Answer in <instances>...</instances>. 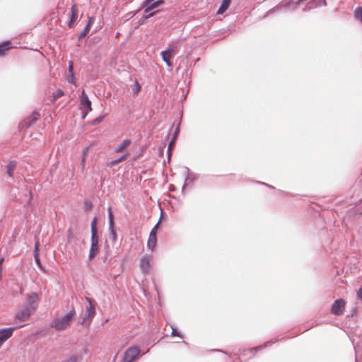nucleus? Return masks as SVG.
<instances>
[{
  "instance_id": "c85d7f7f",
  "label": "nucleus",
  "mask_w": 362,
  "mask_h": 362,
  "mask_svg": "<svg viewBox=\"0 0 362 362\" xmlns=\"http://www.w3.org/2000/svg\"><path fill=\"white\" fill-rule=\"evenodd\" d=\"M141 88V87L140 83L137 80H135L134 82L133 93L137 94L140 91Z\"/></svg>"
},
{
  "instance_id": "4c0bfd02",
  "label": "nucleus",
  "mask_w": 362,
  "mask_h": 362,
  "mask_svg": "<svg viewBox=\"0 0 362 362\" xmlns=\"http://www.w3.org/2000/svg\"><path fill=\"white\" fill-rule=\"evenodd\" d=\"M159 224V221L154 226V227L151 229V232H150V234L149 235L151 236H153V237H157L156 236V234H157V228H158V226Z\"/></svg>"
},
{
  "instance_id": "49530a36",
  "label": "nucleus",
  "mask_w": 362,
  "mask_h": 362,
  "mask_svg": "<svg viewBox=\"0 0 362 362\" xmlns=\"http://www.w3.org/2000/svg\"><path fill=\"white\" fill-rule=\"evenodd\" d=\"M147 19H144V16L138 21L137 22V25L139 26V25H143L145 21H146Z\"/></svg>"
},
{
  "instance_id": "8fccbe9b",
  "label": "nucleus",
  "mask_w": 362,
  "mask_h": 362,
  "mask_svg": "<svg viewBox=\"0 0 362 362\" xmlns=\"http://www.w3.org/2000/svg\"><path fill=\"white\" fill-rule=\"evenodd\" d=\"M356 314V308H353L351 312V315L354 316Z\"/></svg>"
},
{
  "instance_id": "412c9836",
  "label": "nucleus",
  "mask_w": 362,
  "mask_h": 362,
  "mask_svg": "<svg viewBox=\"0 0 362 362\" xmlns=\"http://www.w3.org/2000/svg\"><path fill=\"white\" fill-rule=\"evenodd\" d=\"M157 243V237H153L149 235L148 241H147V247L151 252L153 250Z\"/></svg>"
},
{
  "instance_id": "f257e3e1",
  "label": "nucleus",
  "mask_w": 362,
  "mask_h": 362,
  "mask_svg": "<svg viewBox=\"0 0 362 362\" xmlns=\"http://www.w3.org/2000/svg\"><path fill=\"white\" fill-rule=\"evenodd\" d=\"M75 315V310L72 308L64 316L54 319L50 326L57 331L64 330L71 325Z\"/></svg>"
},
{
  "instance_id": "bb28decb",
  "label": "nucleus",
  "mask_w": 362,
  "mask_h": 362,
  "mask_svg": "<svg viewBox=\"0 0 362 362\" xmlns=\"http://www.w3.org/2000/svg\"><path fill=\"white\" fill-rule=\"evenodd\" d=\"M354 18L360 21H362V7L358 6L354 11Z\"/></svg>"
},
{
  "instance_id": "2f4dec72",
  "label": "nucleus",
  "mask_w": 362,
  "mask_h": 362,
  "mask_svg": "<svg viewBox=\"0 0 362 362\" xmlns=\"http://www.w3.org/2000/svg\"><path fill=\"white\" fill-rule=\"evenodd\" d=\"M64 93L62 89H57L56 92L53 93V99L55 100L64 95Z\"/></svg>"
},
{
  "instance_id": "c9c22d12",
  "label": "nucleus",
  "mask_w": 362,
  "mask_h": 362,
  "mask_svg": "<svg viewBox=\"0 0 362 362\" xmlns=\"http://www.w3.org/2000/svg\"><path fill=\"white\" fill-rule=\"evenodd\" d=\"M172 328V332H171V335L173 336V337H180L181 339H182V335L181 334V333L177 329V328L175 327H173V326L171 327Z\"/></svg>"
},
{
  "instance_id": "58836bf2",
  "label": "nucleus",
  "mask_w": 362,
  "mask_h": 362,
  "mask_svg": "<svg viewBox=\"0 0 362 362\" xmlns=\"http://www.w3.org/2000/svg\"><path fill=\"white\" fill-rule=\"evenodd\" d=\"M66 80H67V81L69 83H70L71 84H74V85H76V81H75V78H74V74H69L67 76Z\"/></svg>"
},
{
  "instance_id": "393cba45",
  "label": "nucleus",
  "mask_w": 362,
  "mask_h": 362,
  "mask_svg": "<svg viewBox=\"0 0 362 362\" xmlns=\"http://www.w3.org/2000/svg\"><path fill=\"white\" fill-rule=\"evenodd\" d=\"M107 213H108V226H115V221H114V215L112 211L111 207H108L107 209Z\"/></svg>"
},
{
  "instance_id": "9b49d317",
  "label": "nucleus",
  "mask_w": 362,
  "mask_h": 362,
  "mask_svg": "<svg viewBox=\"0 0 362 362\" xmlns=\"http://www.w3.org/2000/svg\"><path fill=\"white\" fill-rule=\"evenodd\" d=\"M185 170L187 171V175L185 179L184 185L182 187V193H184L185 188L197 180L199 177V175L190 171L189 168L186 167Z\"/></svg>"
},
{
  "instance_id": "f8f14e48",
  "label": "nucleus",
  "mask_w": 362,
  "mask_h": 362,
  "mask_svg": "<svg viewBox=\"0 0 362 362\" xmlns=\"http://www.w3.org/2000/svg\"><path fill=\"white\" fill-rule=\"evenodd\" d=\"M81 105L86 108V111L83 112L82 113V117L84 119L88 113L92 110L91 101L89 100L88 95L86 93L84 90H83L81 93Z\"/></svg>"
},
{
  "instance_id": "cd10ccee",
  "label": "nucleus",
  "mask_w": 362,
  "mask_h": 362,
  "mask_svg": "<svg viewBox=\"0 0 362 362\" xmlns=\"http://www.w3.org/2000/svg\"><path fill=\"white\" fill-rule=\"evenodd\" d=\"M106 115H100L90 122V125L95 126L103 122Z\"/></svg>"
},
{
  "instance_id": "de8ad7c7",
  "label": "nucleus",
  "mask_w": 362,
  "mask_h": 362,
  "mask_svg": "<svg viewBox=\"0 0 362 362\" xmlns=\"http://www.w3.org/2000/svg\"><path fill=\"white\" fill-rule=\"evenodd\" d=\"M76 21H72L71 19H69V22H68V27L71 28L74 25V23H75Z\"/></svg>"
},
{
  "instance_id": "6ab92c4d",
  "label": "nucleus",
  "mask_w": 362,
  "mask_h": 362,
  "mask_svg": "<svg viewBox=\"0 0 362 362\" xmlns=\"http://www.w3.org/2000/svg\"><path fill=\"white\" fill-rule=\"evenodd\" d=\"M175 141L171 139V140L168 143V148H167V162L168 163H170V161L173 149L175 146Z\"/></svg>"
},
{
  "instance_id": "7ed1b4c3",
  "label": "nucleus",
  "mask_w": 362,
  "mask_h": 362,
  "mask_svg": "<svg viewBox=\"0 0 362 362\" xmlns=\"http://www.w3.org/2000/svg\"><path fill=\"white\" fill-rule=\"evenodd\" d=\"M143 354H141V349L139 346H129L124 351L122 362H134L140 358Z\"/></svg>"
},
{
  "instance_id": "79ce46f5",
  "label": "nucleus",
  "mask_w": 362,
  "mask_h": 362,
  "mask_svg": "<svg viewBox=\"0 0 362 362\" xmlns=\"http://www.w3.org/2000/svg\"><path fill=\"white\" fill-rule=\"evenodd\" d=\"M118 163H119L117 162V159H115V160H110L109 162H107L106 163V166L111 168V167H112V166H114L115 165H117Z\"/></svg>"
},
{
  "instance_id": "37998d69",
  "label": "nucleus",
  "mask_w": 362,
  "mask_h": 362,
  "mask_svg": "<svg viewBox=\"0 0 362 362\" xmlns=\"http://www.w3.org/2000/svg\"><path fill=\"white\" fill-rule=\"evenodd\" d=\"M68 71L69 74H74V64L71 61L69 62Z\"/></svg>"
},
{
  "instance_id": "dca6fc26",
  "label": "nucleus",
  "mask_w": 362,
  "mask_h": 362,
  "mask_svg": "<svg viewBox=\"0 0 362 362\" xmlns=\"http://www.w3.org/2000/svg\"><path fill=\"white\" fill-rule=\"evenodd\" d=\"M230 3L231 0H222L216 13L221 15L225 13L230 6Z\"/></svg>"
},
{
  "instance_id": "e433bc0d",
  "label": "nucleus",
  "mask_w": 362,
  "mask_h": 362,
  "mask_svg": "<svg viewBox=\"0 0 362 362\" xmlns=\"http://www.w3.org/2000/svg\"><path fill=\"white\" fill-rule=\"evenodd\" d=\"M179 133H180V124H178L177 126L176 127L175 132L173 133V135L172 136V139L176 141V139L179 135Z\"/></svg>"
},
{
  "instance_id": "a878e982",
  "label": "nucleus",
  "mask_w": 362,
  "mask_h": 362,
  "mask_svg": "<svg viewBox=\"0 0 362 362\" xmlns=\"http://www.w3.org/2000/svg\"><path fill=\"white\" fill-rule=\"evenodd\" d=\"M91 28L88 27L86 25V26L83 28V29L81 30V32L78 35V40H81L84 38L90 32Z\"/></svg>"
},
{
  "instance_id": "09e8293b",
  "label": "nucleus",
  "mask_w": 362,
  "mask_h": 362,
  "mask_svg": "<svg viewBox=\"0 0 362 362\" xmlns=\"http://www.w3.org/2000/svg\"><path fill=\"white\" fill-rule=\"evenodd\" d=\"M28 192H29V199H28V204H29L32 199H33V195H32V192L31 190H28Z\"/></svg>"
},
{
  "instance_id": "5fc2aeb1",
  "label": "nucleus",
  "mask_w": 362,
  "mask_h": 362,
  "mask_svg": "<svg viewBox=\"0 0 362 362\" xmlns=\"http://www.w3.org/2000/svg\"><path fill=\"white\" fill-rule=\"evenodd\" d=\"M3 262H4V258H1L0 259V267H1V264H2Z\"/></svg>"
},
{
  "instance_id": "f704fd0d",
  "label": "nucleus",
  "mask_w": 362,
  "mask_h": 362,
  "mask_svg": "<svg viewBox=\"0 0 362 362\" xmlns=\"http://www.w3.org/2000/svg\"><path fill=\"white\" fill-rule=\"evenodd\" d=\"M93 208V203L91 201L86 199L84 202V209L86 211L90 210Z\"/></svg>"
},
{
  "instance_id": "b1692460",
  "label": "nucleus",
  "mask_w": 362,
  "mask_h": 362,
  "mask_svg": "<svg viewBox=\"0 0 362 362\" xmlns=\"http://www.w3.org/2000/svg\"><path fill=\"white\" fill-rule=\"evenodd\" d=\"M78 18V8L76 5H73L71 8V16L69 19L76 21Z\"/></svg>"
},
{
  "instance_id": "603ef678",
  "label": "nucleus",
  "mask_w": 362,
  "mask_h": 362,
  "mask_svg": "<svg viewBox=\"0 0 362 362\" xmlns=\"http://www.w3.org/2000/svg\"><path fill=\"white\" fill-rule=\"evenodd\" d=\"M215 351H218V352H221V353H224L226 354H228V353H227L226 351H223V350H221V349H216L214 350Z\"/></svg>"
},
{
  "instance_id": "aec40b11",
  "label": "nucleus",
  "mask_w": 362,
  "mask_h": 362,
  "mask_svg": "<svg viewBox=\"0 0 362 362\" xmlns=\"http://www.w3.org/2000/svg\"><path fill=\"white\" fill-rule=\"evenodd\" d=\"M11 42L6 40L0 43V56L5 54V52L10 49Z\"/></svg>"
},
{
  "instance_id": "13d9d810",
  "label": "nucleus",
  "mask_w": 362,
  "mask_h": 362,
  "mask_svg": "<svg viewBox=\"0 0 362 362\" xmlns=\"http://www.w3.org/2000/svg\"><path fill=\"white\" fill-rule=\"evenodd\" d=\"M355 361H356V362H358V361H357V357H356V356L355 357Z\"/></svg>"
},
{
  "instance_id": "ddd939ff",
  "label": "nucleus",
  "mask_w": 362,
  "mask_h": 362,
  "mask_svg": "<svg viewBox=\"0 0 362 362\" xmlns=\"http://www.w3.org/2000/svg\"><path fill=\"white\" fill-rule=\"evenodd\" d=\"M33 313L31 309H28L25 306H23L16 314V318L20 321L24 322L27 320Z\"/></svg>"
},
{
  "instance_id": "39448f33",
  "label": "nucleus",
  "mask_w": 362,
  "mask_h": 362,
  "mask_svg": "<svg viewBox=\"0 0 362 362\" xmlns=\"http://www.w3.org/2000/svg\"><path fill=\"white\" fill-rule=\"evenodd\" d=\"M99 237L98 234L91 235L90 236V247L88 256V260H92L99 252Z\"/></svg>"
},
{
  "instance_id": "0eeeda50",
  "label": "nucleus",
  "mask_w": 362,
  "mask_h": 362,
  "mask_svg": "<svg viewBox=\"0 0 362 362\" xmlns=\"http://www.w3.org/2000/svg\"><path fill=\"white\" fill-rule=\"evenodd\" d=\"M277 341H278V339H271L269 341L264 342L262 345H259L256 347H252V348L243 349L241 354L243 356H246L247 355V354H250L252 355V356H254L258 351L262 350L264 348L271 346L272 344L276 342Z\"/></svg>"
},
{
  "instance_id": "3c124183",
  "label": "nucleus",
  "mask_w": 362,
  "mask_h": 362,
  "mask_svg": "<svg viewBox=\"0 0 362 362\" xmlns=\"http://www.w3.org/2000/svg\"><path fill=\"white\" fill-rule=\"evenodd\" d=\"M260 183H261V184H262V185H264L267 186L268 187H269V188H271V189H274V187H273L272 185H269V184H266V183H264V182H260Z\"/></svg>"
},
{
  "instance_id": "a18cd8bd",
  "label": "nucleus",
  "mask_w": 362,
  "mask_h": 362,
  "mask_svg": "<svg viewBox=\"0 0 362 362\" xmlns=\"http://www.w3.org/2000/svg\"><path fill=\"white\" fill-rule=\"evenodd\" d=\"M357 297L359 300H362V286L359 288L357 292Z\"/></svg>"
},
{
  "instance_id": "2eb2a0df",
  "label": "nucleus",
  "mask_w": 362,
  "mask_h": 362,
  "mask_svg": "<svg viewBox=\"0 0 362 362\" xmlns=\"http://www.w3.org/2000/svg\"><path fill=\"white\" fill-rule=\"evenodd\" d=\"M139 266L144 274L148 273L150 270V259L147 255H144L141 258Z\"/></svg>"
},
{
  "instance_id": "9d476101",
  "label": "nucleus",
  "mask_w": 362,
  "mask_h": 362,
  "mask_svg": "<svg viewBox=\"0 0 362 362\" xmlns=\"http://www.w3.org/2000/svg\"><path fill=\"white\" fill-rule=\"evenodd\" d=\"M345 305L346 302L344 299L339 298L335 300L331 307L332 313L337 316L342 315Z\"/></svg>"
},
{
  "instance_id": "bf43d9fd",
  "label": "nucleus",
  "mask_w": 362,
  "mask_h": 362,
  "mask_svg": "<svg viewBox=\"0 0 362 362\" xmlns=\"http://www.w3.org/2000/svg\"><path fill=\"white\" fill-rule=\"evenodd\" d=\"M182 343L187 344V343L185 341H182Z\"/></svg>"
},
{
  "instance_id": "a19ab883",
  "label": "nucleus",
  "mask_w": 362,
  "mask_h": 362,
  "mask_svg": "<svg viewBox=\"0 0 362 362\" xmlns=\"http://www.w3.org/2000/svg\"><path fill=\"white\" fill-rule=\"evenodd\" d=\"M128 156H129V153H125V154H124V155L121 156H120V157H119L118 158H117V162L119 163H121V162H122V161H124V160H127V158H128Z\"/></svg>"
},
{
  "instance_id": "423d86ee",
  "label": "nucleus",
  "mask_w": 362,
  "mask_h": 362,
  "mask_svg": "<svg viewBox=\"0 0 362 362\" xmlns=\"http://www.w3.org/2000/svg\"><path fill=\"white\" fill-rule=\"evenodd\" d=\"M40 302V298L37 293H31L27 295L25 304L24 306L28 309H31L32 312H35Z\"/></svg>"
},
{
  "instance_id": "f3484780",
  "label": "nucleus",
  "mask_w": 362,
  "mask_h": 362,
  "mask_svg": "<svg viewBox=\"0 0 362 362\" xmlns=\"http://www.w3.org/2000/svg\"><path fill=\"white\" fill-rule=\"evenodd\" d=\"M17 162L16 160H11L6 166V173L10 177H13V170L16 168Z\"/></svg>"
},
{
  "instance_id": "f03ea898",
  "label": "nucleus",
  "mask_w": 362,
  "mask_h": 362,
  "mask_svg": "<svg viewBox=\"0 0 362 362\" xmlns=\"http://www.w3.org/2000/svg\"><path fill=\"white\" fill-rule=\"evenodd\" d=\"M86 300L88 302V305L86 307L83 316L81 317V323L89 326L96 314L95 308V303L93 299L88 297H86Z\"/></svg>"
},
{
  "instance_id": "473e14b6",
  "label": "nucleus",
  "mask_w": 362,
  "mask_h": 362,
  "mask_svg": "<svg viewBox=\"0 0 362 362\" xmlns=\"http://www.w3.org/2000/svg\"><path fill=\"white\" fill-rule=\"evenodd\" d=\"M88 149L89 148L88 147H86V148H84L83 150V156H82V159H81V166L82 168H83L84 166H85V160H86V156L88 153Z\"/></svg>"
},
{
  "instance_id": "6e6d98bb",
  "label": "nucleus",
  "mask_w": 362,
  "mask_h": 362,
  "mask_svg": "<svg viewBox=\"0 0 362 362\" xmlns=\"http://www.w3.org/2000/svg\"><path fill=\"white\" fill-rule=\"evenodd\" d=\"M1 273H2V269H1V267H0V279H1Z\"/></svg>"
},
{
  "instance_id": "864d4df0",
  "label": "nucleus",
  "mask_w": 362,
  "mask_h": 362,
  "mask_svg": "<svg viewBox=\"0 0 362 362\" xmlns=\"http://www.w3.org/2000/svg\"><path fill=\"white\" fill-rule=\"evenodd\" d=\"M68 233H69L68 237H69V236L72 235V232H71V230H68Z\"/></svg>"
},
{
  "instance_id": "6e6552de",
  "label": "nucleus",
  "mask_w": 362,
  "mask_h": 362,
  "mask_svg": "<svg viewBox=\"0 0 362 362\" xmlns=\"http://www.w3.org/2000/svg\"><path fill=\"white\" fill-rule=\"evenodd\" d=\"M39 117L40 112L37 110H34L30 115L20 123L19 126L22 128H28L34 124L38 120Z\"/></svg>"
},
{
  "instance_id": "4d7b16f0",
  "label": "nucleus",
  "mask_w": 362,
  "mask_h": 362,
  "mask_svg": "<svg viewBox=\"0 0 362 362\" xmlns=\"http://www.w3.org/2000/svg\"><path fill=\"white\" fill-rule=\"evenodd\" d=\"M106 259H107V257H106V256H105V257H103V262H105Z\"/></svg>"
},
{
  "instance_id": "72a5a7b5",
  "label": "nucleus",
  "mask_w": 362,
  "mask_h": 362,
  "mask_svg": "<svg viewBox=\"0 0 362 362\" xmlns=\"http://www.w3.org/2000/svg\"><path fill=\"white\" fill-rule=\"evenodd\" d=\"M88 149L89 148L88 147H86V148H84L83 150V156H82V159H81V166L82 168H83L84 166H85V160H86V156L88 153Z\"/></svg>"
},
{
  "instance_id": "5701e85b",
  "label": "nucleus",
  "mask_w": 362,
  "mask_h": 362,
  "mask_svg": "<svg viewBox=\"0 0 362 362\" xmlns=\"http://www.w3.org/2000/svg\"><path fill=\"white\" fill-rule=\"evenodd\" d=\"M97 224H98V218L96 216H95L90 223V233L91 235L98 234V228H97Z\"/></svg>"
},
{
  "instance_id": "a211bd4d",
  "label": "nucleus",
  "mask_w": 362,
  "mask_h": 362,
  "mask_svg": "<svg viewBox=\"0 0 362 362\" xmlns=\"http://www.w3.org/2000/svg\"><path fill=\"white\" fill-rule=\"evenodd\" d=\"M131 144L130 139H124L119 145H118L115 151L116 153H120L124 151L126 148H127Z\"/></svg>"
},
{
  "instance_id": "20e7f679",
  "label": "nucleus",
  "mask_w": 362,
  "mask_h": 362,
  "mask_svg": "<svg viewBox=\"0 0 362 362\" xmlns=\"http://www.w3.org/2000/svg\"><path fill=\"white\" fill-rule=\"evenodd\" d=\"M164 3V0H144L140 6V9H143L145 13H148Z\"/></svg>"
},
{
  "instance_id": "1a4fd4ad",
  "label": "nucleus",
  "mask_w": 362,
  "mask_h": 362,
  "mask_svg": "<svg viewBox=\"0 0 362 362\" xmlns=\"http://www.w3.org/2000/svg\"><path fill=\"white\" fill-rule=\"evenodd\" d=\"M175 49L176 47H168L160 52L162 60L165 63L168 67H171L173 66L171 59L173 57V54L175 52Z\"/></svg>"
},
{
  "instance_id": "4be33fe9",
  "label": "nucleus",
  "mask_w": 362,
  "mask_h": 362,
  "mask_svg": "<svg viewBox=\"0 0 362 362\" xmlns=\"http://www.w3.org/2000/svg\"><path fill=\"white\" fill-rule=\"evenodd\" d=\"M108 230L110 233V239L111 240L112 243L114 244L117 239V235L116 233V230L115 229V226H108Z\"/></svg>"
},
{
  "instance_id": "4468645a",
  "label": "nucleus",
  "mask_w": 362,
  "mask_h": 362,
  "mask_svg": "<svg viewBox=\"0 0 362 362\" xmlns=\"http://www.w3.org/2000/svg\"><path fill=\"white\" fill-rule=\"evenodd\" d=\"M39 248H40V243H39V241H35V248H34V251H33V256H34L35 262V264L37 266V267L40 270H42L45 272V268L43 267V266L41 263L40 257H39Z\"/></svg>"
},
{
  "instance_id": "7c9ffc66",
  "label": "nucleus",
  "mask_w": 362,
  "mask_h": 362,
  "mask_svg": "<svg viewBox=\"0 0 362 362\" xmlns=\"http://www.w3.org/2000/svg\"><path fill=\"white\" fill-rule=\"evenodd\" d=\"M311 4H314L316 7L320 6L321 5L326 6V0H311Z\"/></svg>"
},
{
  "instance_id": "ea45409f",
  "label": "nucleus",
  "mask_w": 362,
  "mask_h": 362,
  "mask_svg": "<svg viewBox=\"0 0 362 362\" xmlns=\"http://www.w3.org/2000/svg\"><path fill=\"white\" fill-rule=\"evenodd\" d=\"M142 9H140V7L134 11L129 12L127 16L129 18H133L136 14H137L139 12H140Z\"/></svg>"
},
{
  "instance_id": "c756f323",
  "label": "nucleus",
  "mask_w": 362,
  "mask_h": 362,
  "mask_svg": "<svg viewBox=\"0 0 362 362\" xmlns=\"http://www.w3.org/2000/svg\"><path fill=\"white\" fill-rule=\"evenodd\" d=\"M159 11H160L159 9L156 10V11H151L149 13H146V15H144V18L148 20V19L155 16L158 13H159Z\"/></svg>"
},
{
  "instance_id": "c03bdc74",
  "label": "nucleus",
  "mask_w": 362,
  "mask_h": 362,
  "mask_svg": "<svg viewBox=\"0 0 362 362\" xmlns=\"http://www.w3.org/2000/svg\"><path fill=\"white\" fill-rule=\"evenodd\" d=\"M95 21V18L93 16L92 17H90L88 18V23L86 24V25H88V27L91 28L93 23H94Z\"/></svg>"
}]
</instances>
